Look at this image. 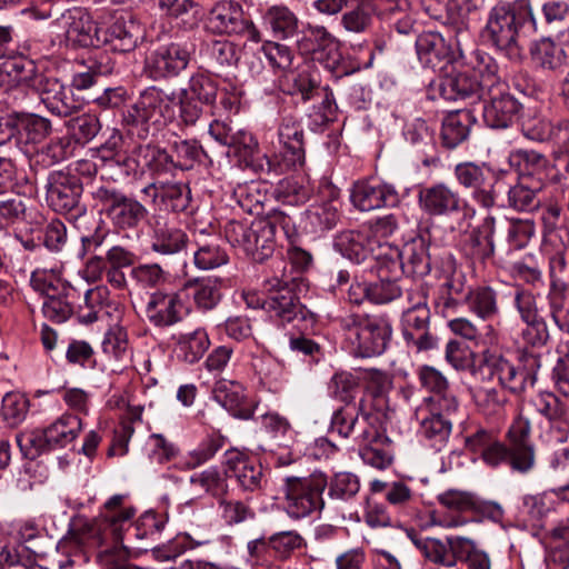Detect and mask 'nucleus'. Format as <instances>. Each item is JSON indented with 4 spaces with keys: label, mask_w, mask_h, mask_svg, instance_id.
<instances>
[{
    "label": "nucleus",
    "mask_w": 569,
    "mask_h": 569,
    "mask_svg": "<svg viewBox=\"0 0 569 569\" xmlns=\"http://www.w3.org/2000/svg\"><path fill=\"white\" fill-rule=\"evenodd\" d=\"M127 497L122 493L110 497L94 519H74L59 548L63 552L74 551V556H80L84 549L123 546L124 533L138 540L157 536L162 526L153 512H146L131 523L137 510L126 505Z\"/></svg>",
    "instance_id": "1"
},
{
    "label": "nucleus",
    "mask_w": 569,
    "mask_h": 569,
    "mask_svg": "<svg viewBox=\"0 0 569 569\" xmlns=\"http://www.w3.org/2000/svg\"><path fill=\"white\" fill-rule=\"evenodd\" d=\"M537 30L529 0L501 1L490 8L482 36L509 60L520 61L528 40Z\"/></svg>",
    "instance_id": "2"
},
{
    "label": "nucleus",
    "mask_w": 569,
    "mask_h": 569,
    "mask_svg": "<svg viewBox=\"0 0 569 569\" xmlns=\"http://www.w3.org/2000/svg\"><path fill=\"white\" fill-rule=\"evenodd\" d=\"M345 340L357 357L382 355L392 335L390 322L383 317L348 315L340 319Z\"/></svg>",
    "instance_id": "3"
},
{
    "label": "nucleus",
    "mask_w": 569,
    "mask_h": 569,
    "mask_svg": "<svg viewBox=\"0 0 569 569\" xmlns=\"http://www.w3.org/2000/svg\"><path fill=\"white\" fill-rule=\"evenodd\" d=\"M11 67L17 73V80L36 90L52 114L69 117L76 112L78 107L71 98V90L58 79L38 72L32 60H16Z\"/></svg>",
    "instance_id": "4"
},
{
    "label": "nucleus",
    "mask_w": 569,
    "mask_h": 569,
    "mask_svg": "<svg viewBox=\"0 0 569 569\" xmlns=\"http://www.w3.org/2000/svg\"><path fill=\"white\" fill-rule=\"evenodd\" d=\"M418 204L420 210L430 217L459 216L457 229L467 232L473 210L459 192L445 182H437L419 189Z\"/></svg>",
    "instance_id": "5"
},
{
    "label": "nucleus",
    "mask_w": 569,
    "mask_h": 569,
    "mask_svg": "<svg viewBox=\"0 0 569 569\" xmlns=\"http://www.w3.org/2000/svg\"><path fill=\"white\" fill-rule=\"evenodd\" d=\"M328 486L327 477L315 472L308 477L284 479V509L292 519H301L325 507L322 493Z\"/></svg>",
    "instance_id": "6"
},
{
    "label": "nucleus",
    "mask_w": 569,
    "mask_h": 569,
    "mask_svg": "<svg viewBox=\"0 0 569 569\" xmlns=\"http://www.w3.org/2000/svg\"><path fill=\"white\" fill-rule=\"evenodd\" d=\"M223 230L227 241L232 247L241 249L257 262H262L273 253V231L268 220H231L226 223Z\"/></svg>",
    "instance_id": "7"
},
{
    "label": "nucleus",
    "mask_w": 569,
    "mask_h": 569,
    "mask_svg": "<svg viewBox=\"0 0 569 569\" xmlns=\"http://www.w3.org/2000/svg\"><path fill=\"white\" fill-rule=\"evenodd\" d=\"M90 193L118 229H134L148 216L147 208L140 201L117 188L99 186L92 189Z\"/></svg>",
    "instance_id": "8"
},
{
    "label": "nucleus",
    "mask_w": 569,
    "mask_h": 569,
    "mask_svg": "<svg viewBox=\"0 0 569 569\" xmlns=\"http://www.w3.org/2000/svg\"><path fill=\"white\" fill-rule=\"evenodd\" d=\"M52 32L67 44L74 47H99L101 44V29L88 11L82 8H72L64 11L52 24Z\"/></svg>",
    "instance_id": "9"
},
{
    "label": "nucleus",
    "mask_w": 569,
    "mask_h": 569,
    "mask_svg": "<svg viewBox=\"0 0 569 569\" xmlns=\"http://www.w3.org/2000/svg\"><path fill=\"white\" fill-rule=\"evenodd\" d=\"M206 27L214 34L243 36L256 43L262 40L260 30L234 1L216 3L209 12Z\"/></svg>",
    "instance_id": "10"
},
{
    "label": "nucleus",
    "mask_w": 569,
    "mask_h": 569,
    "mask_svg": "<svg viewBox=\"0 0 569 569\" xmlns=\"http://www.w3.org/2000/svg\"><path fill=\"white\" fill-rule=\"evenodd\" d=\"M478 370L482 380H496L502 389L512 393H520L536 382L535 372L520 370L508 359L489 351L482 353Z\"/></svg>",
    "instance_id": "11"
},
{
    "label": "nucleus",
    "mask_w": 569,
    "mask_h": 569,
    "mask_svg": "<svg viewBox=\"0 0 569 569\" xmlns=\"http://www.w3.org/2000/svg\"><path fill=\"white\" fill-rule=\"evenodd\" d=\"M174 96L158 87H148L140 92L137 101L128 110L132 123L162 126L174 117Z\"/></svg>",
    "instance_id": "12"
},
{
    "label": "nucleus",
    "mask_w": 569,
    "mask_h": 569,
    "mask_svg": "<svg viewBox=\"0 0 569 569\" xmlns=\"http://www.w3.org/2000/svg\"><path fill=\"white\" fill-rule=\"evenodd\" d=\"M483 96H480L482 117L486 124L493 129L511 126L520 111V103L506 87L497 88L488 82Z\"/></svg>",
    "instance_id": "13"
},
{
    "label": "nucleus",
    "mask_w": 569,
    "mask_h": 569,
    "mask_svg": "<svg viewBox=\"0 0 569 569\" xmlns=\"http://www.w3.org/2000/svg\"><path fill=\"white\" fill-rule=\"evenodd\" d=\"M371 412L367 406V398L362 397L358 403L352 406H342L337 409L331 417V430L342 438H349L356 433V429L361 431L355 436V439L367 446L377 438V430L369 426Z\"/></svg>",
    "instance_id": "14"
},
{
    "label": "nucleus",
    "mask_w": 569,
    "mask_h": 569,
    "mask_svg": "<svg viewBox=\"0 0 569 569\" xmlns=\"http://www.w3.org/2000/svg\"><path fill=\"white\" fill-rule=\"evenodd\" d=\"M190 60V51L181 43H169L158 47L146 58L144 72L152 80H161L178 76Z\"/></svg>",
    "instance_id": "15"
},
{
    "label": "nucleus",
    "mask_w": 569,
    "mask_h": 569,
    "mask_svg": "<svg viewBox=\"0 0 569 569\" xmlns=\"http://www.w3.org/2000/svg\"><path fill=\"white\" fill-rule=\"evenodd\" d=\"M455 178L463 188L471 191L472 199L483 208L495 204L493 184L496 178L489 167L475 162H462L455 167Z\"/></svg>",
    "instance_id": "16"
},
{
    "label": "nucleus",
    "mask_w": 569,
    "mask_h": 569,
    "mask_svg": "<svg viewBox=\"0 0 569 569\" xmlns=\"http://www.w3.org/2000/svg\"><path fill=\"white\" fill-rule=\"evenodd\" d=\"M528 138L538 141L552 140L557 146L555 150V168L565 179L569 177V120H561L551 124L540 120L537 127H526Z\"/></svg>",
    "instance_id": "17"
},
{
    "label": "nucleus",
    "mask_w": 569,
    "mask_h": 569,
    "mask_svg": "<svg viewBox=\"0 0 569 569\" xmlns=\"http://www.w3.org/2000/svg\"><path fill=\"white\" fill-rule=\"evenodd\" d=\"M184 309L186 301L180 288L172 292L158 290L146 305V317L154 327L164 328L180 322Z\"/></svg>",
    "instance_id": "18"
},
{
    "label": "nucleus",
    "mask_w": 569,
    "mask_h": 569,
    "mask_svg": "<svg viewBox=\"0 0 569 569\" xmlns=\"http://www.w3.org/2000/svg\"><path fill=\"white\" fill-rule=\"evenodd\" d=\"M223 466L227 479L234 478L243 490L254 491L261 487L262 467L248 453L229 449L223 455Z\"/></svg>",
    "instance_id": "19"
},
{
    "label": "nucleus",
    "mask_w": 569,
    "mask_h": 569,
    "mask_svg": "<svg viewBox=\"0 0 569 569\" xmlns=\"http://www.w3.org/2000/svg\"><path fill=\"white\" fill-rule=\"evenodd\" d=\"M350 200L360 211H372L398 202V193L392 186L377 180H360L353 183Z\"/></svg>",
    "instance_id": "20"
},
{
    "label": "nucleus",
    "mask_w": 569,
    "mask_h": 569,
    "mask_svg": "<svg viewBox=\"0 0 569 569\" xmlns=\"http://www.w3.org/2000/svg\"><path fill=\"white\" fill-rule=\"evenodd\" d=\"M430 311L428 306L418 302L415 311H403L402 335L408 346L417 351H427L437 346V338L429 332Z\"/></svg>",
    "instance_id": "21"
},
{
    "label": "nucleus",
    "mask_w": 569,
    "mask_h": 569,
    "mask_svg": "<svg viewBox=\"0 0 569 569\" xmlns=\"http://www.w3.org/2000/svg\"><path fill=\"white\" fill-rule=\"evenodd\" d=\"M266 290L269 291L264 310L282 322H291L302 316V308L293 292L278 278L267 281Z\"/></svg>",
    "instance_id": "22"
},
{
    "label": "nucleus",
    "mask_w": 569,
    "mask_h": 569,
    "mask_svg": "<svg viewBox=\"0 0 569 569\" xmlns=\"http://www.w3.org/2000/svg\"><path fill=\"white\" fill-rule=\"evenodd\" d=\"M82 184L74 176L57 172L50 176L47 197L57 211H71L80 200Z\"/></svg>",
    "instance_id": "23"
},
{
    "label": "nucleus",
    "mask_w": 569,
    "mask_h": 569,
    "mask_svg": "<svg viewBox=\"0 0 569 569\" xmlns=\"http://www.w3.org/2000/svg\"><path fill=\"white\" fill-rule=\"evenodd\" d=\"M212 397L234 418L249 420L253 417L254 408L247 402L244 388L236 381L221 379L214 383Z\"/></svg>",
    "instance_id": "24"
},
{
    "label": "nucleus",
    "mask_w": 569,
    "mask_h": 569,
    "mask_svg": "<svg viewBox=\"0 0 569 569\" xmlns=\"http://www.w3.org/2000/svg\"><path fill=\"white\" fill-rule=\"evenodd\" d=\"M303 128L292 116H284L278 129L281 154L289 167L301 166L305 162Z\"/></svg>",
    "instance_id": "25"
},
{
    "label": "nucleus",
    "mask_w": 569,
    "mask_h": 569,
    "mask_svg": "<svg viewBox=\"0 0 569 569\" xmlns=\"http://www.w3.org/2000/svg\"><path fill=\"white\" fill-rule=\"evenodd\" d=\"M180 289L186 303L192 299L194 307L200 311L214 309L222 296L221 283L214 277L189 279Z\"/></svg>",
    "instance_id": "26"
},
{
    "label": "nucleus",
    "mask_w": 569,
    "mask_h": 569,
    "mask_svg": "<svg viewBox=\"0 0 569 569\" xmlns=\"http://www.w3.org/2000/svg\"><path fill=\"white\" fill-rule=\"evenodd\" d=\"M261 21L266 30L276 39L293 38L299 32L297 14L284 4H272L261 10Z\"/></svg>",
    "instance_id": "27"
},
{
    "label": "nucleus",
    "mask_w": 569,
    "mask_h": 569,
    "mask_svg": "<svg viewBox=\"0 0 569 569\" xmlns=\"http://www.w3.org/2000/svg\"><path fill=\"white\" fill-rule=\"evenodd\" d=\"M376 242L368 232L346 230L336 236L333 247L345 258L361 263L375 252Z\"/></svg>",
    "instance_id": "28"
},
{
    "label": "nucleus",
    "mask_w": 569,
    "mask_h": 569,
    "mask_svg": "<svg viewBox=\"0 0 569 569\" xmlns=\"http://www.w3.org/2000/svg\"><path fill=\"white\" fill-rule=\"evenodd\" d=\"M401 274L426 276L430 271L429 241L417 234L401 247Z\"/></svg>",
    "instance_id": "29"
},
{
    "label": "nucleus",
    "mask_w": 569,
    "mask_h": 569,
    "mask_svg": "<svg viewBox=\"0 0 569 569\" xmlns=\"http://www.w3.org/2000/svg\"><path fill=\"white\" fill-rule=\"evenodd\" d=\"M440 94L446 100H466L471 103L480 101V84L473 73L451 72L440 83Z\"/></svg>",
    "instance_id": "30"
},
{
    "label": "nucleus",
    "mask_w": 569,
    "mask_h": 569,
    "mask_svg": "<svg viewBox=\"0 0 569 569\" xmlns=\"http://www.w3.org/2000/svg\"><path fill=\"white\" fill-rule=\"evenodd\" d=\"M452 420L442 412L429 410L419 421V436L436 450H441L452 432Z\"/></svg>",
    "instance_id": "31"
},
{
    "label": "nucleus",
    "mask_w": 569,
    "mask_h": 569,
    "mask_svg": "<svg viewBox=\"0 0 569 569\" xmlns=\"http://www.w3.org/2000/svg\"><path fill=\"white\" fill-rule=\"evenodd\" d=\"M139 27L123 16L117 17L106 29H101V44H108L113 51L129 52L138 42Z\"/></svg>",
    "instance_id": "32"
},
{
    "label": "nucleus",
    "mask_w": 569,
    "mask_h": 569,
    "mask_svg": "<svg viewBox=\"0 0 569 569\" xmlns=\"http://www.w3.org/2000/svg\"><path fill=\"white\" fill-rule=\"evenodd\" d=\"M339 191L330 188L329 200L312 204L307 210L306 221L312 232L332 229L340 217Z\"/></svg>",
    "instance_id": "33"
},
{
    "label": "nucleus",
    "mask_w": 569,
    "mask_h": 569,
    "mask_svg": "<svg viewBox=\"0 0 569 569\" xmlns=\"http://www.w3.org/2000/svg\"><path fill=\"white\" fill-rule=\"evenodd\" d=\"M419 61L428 68L436 69L450 58V47L438 32H423L416 40Z\"/></svg>",
    "instance_id": "34"
},
{
    "label": "nucleus",
    "mask_w": 569,
    "mask_h": 569,
    "mask_svg": "<svg viewBox=\"0 0 569 569\" xmlns=\"http://www.w3.org/2000/svg\"><path fill=\"white\" fill-rule=\"evenodd\" d=\"M475 117L470 110H457L448 113L441 128L442 143L448 149H455L469 137Z\"/></svg>",
    "instance_id": "35"
},
{
    "label": "nucleus",
    "mask_w": 569,
    "mask_h": 569,
    "mask_svg": "<svg viewBox=\"0 0 569 569\" xmlns=\"http://www.w3.org/2000/svg\"><path fill=\"white\" fill-rule=\"evenodd\" d=\"M176 339L174 351L177 358L186 363L198 362L210 347V339L204 329H196L191 332L180 333Z\"/></svg>",
    "instance_id": "36"
},
{
    "label": "nucleus",
    "mask_w": 569,
    "mask_h": 569,
    "mask_svg": "<svg viewBox=\"0 0 569 569\" xmlns=\"http://www.w3.org/2000/svg\"><path fill=\"white\" fill-rule=\"evenodd\" d=\"M44 430L52 450L62 449L77 439L82 430V420L76 415L63 413Z\"/></svg>",
    "instance_id": "37"
},
{
    "label": "nucleus",
    "mask_w": 569,
    "mask_h": 569,
    "mask_svg": "<svg viewBox=\"0 0 569 569\" xmlns=\"http://www.w3.org/2000/svg\"><path fill=\"white\" fill-rule=\"evenodd\" d=\"M532 60L542 69L557 70L569 60V52L550 38H541L530 46Z\"/></svg>",
    "instance_id": "38"
},
{
    "label": "nucleus",
    "mask_w": 569,
    "mask_h": 569,
    "mask_svg": "<svg viewBox=\"0 0 569 569\" xmlns=\"http://www.w3.org/2000/svg\"><path fill=\"white\" fill-rule=\"evenodd\" d=\"M188 243V237L181 229L169 224H157L151 237V249L160 254H176Z\"/></svg>",
    "instance_id": "39"
},
{
    "label": "nucleus",
    "mask_w": 569,
    "mask_h": 569,
    "mask_svg": "<svg viewBox=\"0 0 569 569\" xmlns=\"http://www.w3.org/2000/svg\"><path fill=\"white\" fill-rule=\"evenodd\" d=\"M76 289L70 284L62 287L56 295L44 298L42 313L50 321L62 323L73 313L72 299Z\"/></svg>",
    "instance_id": "40"
},
{
    "label": "nucleus",
    "mask_w": 569,
    "mask_h": 569,
    "mask_svg": "<svg viewBox=\"0 0 569 569\" xmlns=\"http://www.w3.org/2000/svg\"><path fill=\"white\" fill-rule=\"evenodd\" d=\"M102 352L113 360L119 367H124L131 360L127 330L119 326H112L102 340Z\"/></svg>",
    "instance_id": "41"
},
{
    "label": "nucleus",
    "mask_w": 569,
    "mask_h": 569,
    "mask_svg": "<svg viewBox=\"0 0 569 569\" xmlns=\"http://www.w3.org/2000/svg\"><path fill=\"white\" fill-rule=\"evenodd\" d=\"M539 191H541L539 181L522 177L508 192L509 204L519 211H531L540 204Z\"/></svg>",
    "instance_id": "42"
},
{
    "label": "nucleus",
    "mask_w": 569,
    "mask_h": 569,
    "mask_svg": "<svg viewBox=\"0 0 569 569\" xmlns=\"http://www.w3.org/2000/svg\"><path fill=\"white\" fill-rule=\"evenodd\" d=\"M29 411V399L19 392H7L0 405V428H16Z\"/></svg>",
    "instance_id": "43"
},
{
    "label": "nucleus",
    "mask_w": 569,
    "mask_h": 569,
    "mask_svg": "<svg viewBox=\"0 0 569 569\" xmlns=\"http://www.w3.org/2000/svg\"><path fill=\"white\" fill-rule=\"evenodd\" d=\"M189 483L214 498L221 497L228 491L226 470H220L216 466L192 473Z\"/></svg>",
    "instance_id": "44"
},
{
    "label": "nucleus",
    "mask_w": 569,
    "mask_h": 569,
    "mask_svg": "<svg viewBox=\"0 0 569 569\" xmlns=\"http://www.w3.org/2000/svg\"><path fill=\"white\" fill-rule=\"evenodd\" d=\"M110 292L104 286H97L84 292L83 303L79 305L77 317L81 323L90 325L99 320L108 305Z\"/></svg>",
    "instance_id": "45"
},
{
    "label": "nucleus",
    "mask_w": 569,
    "mask_h": 569,
    "mask_svg": "<svg viewBox=\"0 0 569 569\" xmlns=\"http://www.w3.org/2000/svg\"><path fill=\"white\" fill-rule=\"evenodd\" d=\"M478 411L489 419H500L505 416L508 398L502 390L480 388L473 393Z\"/></svg>",
    "instance_id": "46"
},
{
    "label": "nucleus",
    "mask_w": 569,
    "mask_h": 569,
    "mask_svg": "<svg viewBox=\"0 0 569 569\" xmlns=\"http://www.w3.org/2000/svg\"><path fill=\"white\" fill-rule=\"evenodd\" d=\"M493 224L495 218L488 217L485 220V226L488 229L487 234L481 236L475 230L468 234L466 244L463 247L466 254L481 262L491 259L495 252V243L492 238Z\"/></svg>",
    "instance_id": "47"
},
{
    "label": "nucleus",
    "mask_w": 569,
    "mask_h": 569,
    "mask_svg": "<svg viewBox=\"0 0 569 569\" xmlns=\"http://www.w3.org/2000/svg\"><path fill=\"white\" fill-rule=\"evenodd\" d=\"M465 301L469 310L482 320L491 319L499 312L496 292L490 287H478L470 290L466 295Z\"/></svg>",
    "instance_id": "48"
},
{
    "label": "nucleus",
    "mask_w": 569,
    "mask_h": 569,
    "mask_svg": "<svg viewBox=\"0 0 569 569\" xmlns=\"http://www.w3.org/2000/svg\"><path fill=\"white\" fill-rule=\"evenodd\" d=\"M360 378L349 371L336 372L328 382V395L345 406L355 403Z\"/></svg>",
    "instance_id": "49"
},
{
    "label": "nucleus",
    "mask_w": 569,
    "mask_h": 569,
    "mask_svg": "<svg viewBox=\"0 0 569 569\" xmlns=\"http://www.w3.org/2000/svg\"><path fill=\"white\" fill-rule=\"evenodd\" d=\"M224 438L219 435L206 437L194 449L190 450L180 462L184 470L196 469L209 460L223 447Z\"/></svg>",
    "instance_id": "50"
},
{
    "label": "nucleus",
    "mask_w": 569,
    "mask_h": 569,
    "mask_svg": "<svg viewBox=\"0 0 569 569\" xmlns=\"http://www.w3.org/2000/svg\"><path fill=\"white\" fill-rule=\"evenodd\" d=\"M548 301L556 326L569 332V287L553 282L548 292Z\"/></svg>",
    "instance_id": "51"
},
{
    "label": "nucleus",
    "mask_w": 569,
    "mask_h": 569,
    "mask_svg": "<svg viewBox=\"0 0 569 569\" xmlns=\"http://www.w3.org/2000/svg\"><path fill=\"white\" fill-rule=\"evenodd\" d=\"M272 557L279 561H286L292 555L306 547L303 537L295 530L280 531L269 537Z\"/></svg>",
    "instance_id": "52"
},
{
    "label": "nucleus",
    "mask_w": 569,
    "mask_h": 569,
    "mask_svg": "<svg viewBox=\"0 0 569 569\" xmlns=\"http://www.w3.org/2000/svg\"><path fill=\"white\" fill-rule=\"evenodd\" d=\"M18 136L30 143L41 142L51 131V122L37 114H17Z\"/></svg>",
    "instance_id": "53"
},
{
    "label": "nucleus",
    "mask_w": 569,
    "mask_h": 569,
    "mask_svg": "<svg viewBox=\"0 0 569 569\" xmlns=\"http://www.w3.org/2000/svg\"><path fill=\"white\" fill-rule=\"evenodd\" d=\"M377 263V270H383L395 278L401 276V248L388 241L377 240L371 256Z\"/></svg>",
    "instance_id": "54"
},
{
    "label": "nucleus",
    "mask_w": 569,
    "mask_h": 569,
    "mask_svg": "<svg viewBox=\"0 0 569 569\" xmlns=\"http://www.w3.org/2000/svg\"><path fill=\"white\" fill-rule=\"evenodd\" d=\"M232 196L243 211L256 214L261 212L267 199V194L261 191L260 183L257 181L238 184Z\"/></svg>",
    "instance_id": "55"
},
{
    "label": "nucleus",
    "mask_w": 569,
    "mask_h": 569,
    "mask_svg": "<svg viewBox=\"0 0 569 569\" xmlns=\"http://www.w3.org/2000/svg\"><path fill=\"white\" fill-rule=\"evenodd\" d=\"M347 9L341 17L342 27L349 32H366L372 23V17L365 0H351Z\"/></svg>",
    "instance_id": "56"
},
{
    "label": "nucleus",
    "mask_w": 569,
    "mask_h": 569,
    "mask_svg": "<svg viewBox=\"0 0 569 569\" xmlns=\"http://www.w3.org/2000/svg\"><path fill=\"white\" fill-rule=\"evenodd\" d=\"M189 202L190 192L183 184L177 182H161L159 210L181 212L188 208Z\"/></svg>",
    "instance_id": "57"
},
{
    "label": "nucleus",
    "mask_w": 569,
    "mask_h": 569,
    "mask_svg": "<svg viewBox=\"0 0 569 569\" xmlns=\"http://www.w3.org/2000/svg\"><path fill=\"white\" fill-rule=\"evenodd\" d=\"M16 441L21 453L28 459H36L41 453L51 451V445L47 441L44 429L24 430L16 436Z\"/></svg>",
    "instance_id": "58"
},
{
    "label": "nucleus",
    "mask_w": 569,
    "mask_h": 569,
    "mask_svg": "<svg viewBox=\"0 0 569 569\" xmlns=\"http://www.w3.org/2000/svg\"><path fill=\"white\" fill-rule=\"evenodd\" d=\"M508 296L512 298L513 306L522 322L542 318L541 309L538 306V297L532 291L520 286H512L509 288Z\"/></svg>",
    "instance_id": "59"
},
{
    "label": "nucleus",
    "mask_w": 569,
    "mask_h": 569,
    "mask_svg": "<svg viewBox=\"0 0 569 569\" xmlns=\"http://www.w3.org/2000/svg\"><path fill=\"white\" fill-rule=\"evenodd\" d=\"M190 99L198 101L200 104H212L217 97V87L213 80L203 73L193 74L187 88L180 90Z\"/></svg>",
    "instance_id": "60"
},
{
    "label": "nucleus",
    "mask_w": 569,
    "mask_h": 569,
    "mask_svg": "<svg viewBox=\"0 0 569 569\" xmlns=\"http://www.w3.org/2000/svg\"><path fill=\"white\" fill-rule=\"evenodd\" d=\"M230 152L238 157L246 167H258L256 158L259 153V146L251 133L243 130L237 131L232 144L228 147V153Z\"/></svg>",
    "instance_id": "61"
},
{
    "label": "nucleus",
    "mask_w": 569,
    "mask_h": 569,
    "mask_svg": "<svg viewBox=\"0 0 569 569\" xmlns=\"http://www.w3.org/2000/svg\"><path fill=\"white\" fill-rule=\"evenodd\" d=\"M377 272L379 280L369 284V300L375 303H387L400 297L401 287L397 282L398 278L383 270Z\"/></svg>",
    "instance_id": "62"
},
{
    "label": "nucleus",
    "mask_w": 569,
    "mask_h": 569,
    "mask_svg": "<svg viewBox=\"0 0 569 569\" xmlns=\"http://www.w3.org/2000/svg\"><path fill=\"white\" fill-rule=\"evenodd\" d=\"M279 196L284 203L291 206L302 204L309 200L312 188L303 178H287L279 184Z\"/></svg>",
    "instance_id": "63"
},
{
    "label": "nucleus",
    "mask_w": 569,
    "mask_h": 569,
    "mask_svg": "<svg viewBox=\"0 0 569 569\" xmlns=\"http://www.w3.org/2000/svg\"><path fill=\"white\" fill-rule=\"evenodd\" d=\"M313 59L321 63L336 78L349 74L348 67L338 48V41L335 39L332 43L327 44L322 49H318Z\"/></svg>",
    "instance_id": "64"
}]
</instances>
